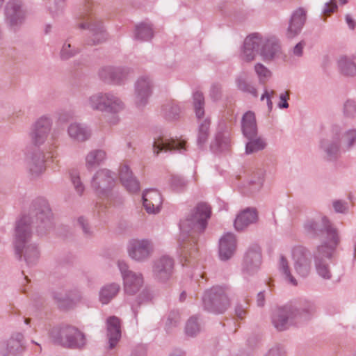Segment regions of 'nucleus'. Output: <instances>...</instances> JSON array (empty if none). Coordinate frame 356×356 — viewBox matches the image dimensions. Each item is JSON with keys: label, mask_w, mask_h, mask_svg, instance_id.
<instances>
[{"label": "nucleus", "mask_w": 356, "mask_h": 356, "mask_svg": "<svg viewBox=\"0 0 356 356\" xmlns=\"http://www.w3.org/2000/svg\"><path fill=\"white\" fill-rule=\"evenodd\" d=\"M307 19V10L303 8L295 10L290 17L289 26L286 31V36L293 39L302 31Z\"/></svg>", "instance_id": "obj_19"}, {"label": "nucleus", "mask_w": 356, "mask_h": 356, "mask_svg": "<svg viewBox=\"0 0 356 356\" xmlns=\"http://www.w3.org/2000/svg\"><path fill=\"white\" fill-rule=\"evenodd\" d=\"M210 120L207 118L199 122L197 143L199 147L203 146L209 136Z\"/></svg>", "instance_id": "obj_43"}, {"label": "nucleus", "mask_w": 356, "mask_h": 356, "mask_svg": "<svg viewBox=\"0 0 356 356\" xmlns=\"http://www.w3.org/2000/svg\"><path fill=\"white\" fill-rule=\"evenodd\" d=\"M120 289V285L116 282L108 283L104 285L99 292V301L104 305L108 304L117 296Z\"/></svg>", "instance_id": "obj_34"}, {"label": "nucleus", "mask_w": 356, "mask_h": 356, "mask_svg": "<svg viewBox=\"0 0 356 356\" xmlns=\"http://www.w3.org/2000/svg\"><path fill=\"white\" fill-rule=\"evenodd\" d=\"M264 356H286L283 347L280 345H275L271 347Z\"/></svg>", "instance_id": "obj_59"}, {"label": "nucleus", "mask_w": 356, "mask_h": 356, "mask_svg": "<svg viewBox=\"0 0 356 356\" xmlns=\"http://www.w3.org/2000/svg\"><path fill=\"white\" fill-rule=\"evenodd\" d=\"M343 114L347 118H354L356 116V102L354 100L348 99L344 102Z\"/></svg>", "instance_id": "obj_53"}, {"label": "nucleus", "mask_w": 356, "mask_h": 356, "mask_svg": "<svg viewBox=\"0 0 356 356\" xmlns=\"http://www.w3.org/2000/svg\"><path fill=\"white\" fill-rule=\"evenodd\" d=\"M236 250V238L234 234L227 232L219 240V257L222 261L229 259Z\"/></svg>", "instance_id": "obj_21"}, {"label": "nucleus", "mask_w": 356, "mask_h": 356, "mask_svg": "<svg viewBox=\"0 0 356 356\" xmlns=\"http://www.w3.org/2000/svg\"><path fill=\"white\" fill-rule=\"evenodd\" d=\"M72 36H69L64 42L59 54L60 60H67L80 52L79 48L72 45Z\"/></svg>", "instance_id": "obj_39"}, {"label": "nucleus", "mask_w": 356, "mask_h": 356, "mask_svg": "<svg viewBox=\"0 0 356 356\" xmlns=\"http://www.w3.org/2000/svg\"><path fill=\"white\" fill-rule=\"evenodd\" d=\"M254 72L258 76L259 83H266L272 76L270 70L259 63L255 64Z\"/></svg>", "instance_id": "obj_51"}, {"label": "nucleus", "mask_w": 356, "mask_h": 356, "mask_svg": "<svg viewBox=\"0 0 356 356\" xmlns=\"http://www.w3.org/2000/svg\"><path fill=\"white\" fill-rule=\"evenodd\" d=\"M236 84L237 88L245 93L250 94L253 97H257V91L253 84L248 80V77L244 74L239 75L236 79Z\"/></svg>", "instance_id": "obj_42"}, {"label": "nucleus", "mask_w": 356, "mask_h": 356, "mask_svg": "<svg viewBox=\"0 0 356 356\" xmlns=\"http://www.w3.org/2000/svg\"><path fill=\"white\" fill-rule=\"evenodd\" d=\"M154 35V26L147 22L136 24L133 30V39L143 42L150 41Z\"/></svg>", "instance_id": "obj_30"}, {"label": "nucleus", "mask_w": 356, "mask_h": 356, "mask_svg": "<svg viewBox=\"0 0 356 356\" xmlns=\"http://www.w3.org/2000/svg\"><path fill=\"white\" fill-rule=\"evenodd\" d=\"M210 216V207L206 203H200L185 219L181 220L180 229L184 233L200 234L206 229Z\"/></svg>", "instance_id": "obj_5"}, {"label": "nucleus", "mask_w": 356, "mask_h": 356, "mask_svg": "<svg viewBox=\"0 0 356 356\" xmlns=\"http://www.w3.org/2000/svg\"><path fill=\"white\" fill-rule=\"evenodd\" d=\"M264 181V174L262 170L252 177L248 183L247 191L250 194H254L261 191Z\"/></svg>", "instance_id": "obj_46"}, {"label": "nucleus", "mask_w": 356, "mask_h": 356, "mask_svg": "<svg viewBox=\"0 0 356 356\" xmlns=\"http://www.w3.org/2000/svg\"><path fill=\"white\" fill-rule=\"evenodd\" d=\"M248 142L245 144V152L246 154H251L264 149L266 147V139L258 136V134L252 138H246Z\"/></svg>", "instance_id": "obj_38"}, {"label": "nucleus", "mask_w": 356, "mask_h": 356, "mask_svg": "<svg viewBox=\"0 0 356 356\" xmlns=\"http://www.w3.org/2000/svg\"><path fill=\"white\" fill-rule=\"evenodd\" d=\"M325 228L328 236L330 237L328 244H321L318 245L314 252V266L317 275L323 280H330L332 273L330 265L326 259H330L339 243V237L337 229L333 227L330 221L326 218L323 219Z\"/></svg>", "instance_id": "obj_4"}, {"label": "nucleus", "mask_w": 356, "mask_h": 356, "mask_svg": "<svg viewBox=\"0 0 356 356\" xmlns=\"http://www.w3.org/2000/svg\"><path fill=\"white\" fill-rule=\"evenodd\" d=\"M186 185V181L183 177L174 176L171 179V187L175 191H182L185 189Z\"/></svg>", "instance_id": "obj_57"}, {"label": "nucleus", "mask_w": 356, "mask_h": 356, "mask_svg": "<svg viewBox=\"0 0 356 356\" xmlns=\"http://www.w3.org/2000/svg\"><path fill=\"white\" fill-rule=\"evenodd\" d=\"M278 270L286 282L294 286L298 284L297 279L291 273L289 261L284 255H280V257Z\"/></svg>", "instance_id": "obj_37"}, {"label": "nucleus", "mask_w": 356, "mask_h": 356, "mask_svg": "<svg viewBox=\"0 0 356 356\" xmlns=\"http://www.w3.org/2000/svg\"><path fill=\"white\" fill-rule=\"evenodd\" d=\"M24 350V337L21 332H15L8 340L0 343V355L1 356H20Z\"/></svg>", "instance_id": "obj_17"}, {"label": "nucleus", "mask_w": 356, "mask_h": 356, "mask_svg": "<svg viewBox=\"0 0 356 356\" xmlns=\"http://www.w3.org/2000/svg\"><path fill=\"white\" fill-rule=\"evenodd\" d=\"M161 112L166 120H173L179 118L181 109L175 102H168L162 106Z\"/></svg>", "instance_id": "obj_45"}, {"label": "nucleus", "mask_w": 356, "mask_h": 356, "mask_svg": "<svg viewBox=\"0 0 356 356\" xmlns=\"http://www.w3.org/2000/svg\"><path fill=\"white\" fill-rule=\"evenodd\" d=\"M332 207L335 212L346 214L349 211L348 203L343 200H334L332 202Z\"/></svg>", "instance_id": "obj_58"}, {"label": "nucleus", "mask_w": 356, "mask_h": 356, "mask_svg": "<svg viewBox=\"0 0 356 356\" xmlns=\"http://www.w3.org/2000/svg\"><path fill=\"white\" fill-rule=\"evenodd\" d=\"M76 225L82 229V232L85 236H92V231L86 218L83 216H79L76 220Z\"/></svg>", "instance_id": "obj_54"}, {"label": "nucleus", "mask_w": 356, "mask_h": 356, "mask_svg": "<svg viewBox=\"0 0 356 356\" xmlns=\"http://www.w3.org/2000/svg\"><path fill=\"white\" fill-rule=\"evenodd\" d=\"M115 174L103 168L97 170L91 179V187L99 197L107 196L115 186Z\"/></svg>", "instance_id": "obj_11"}, {"label": "nucleus", "mask_w": 356, "mask_h": 356, "mask_svg": "<svg viewBox=\"0 0 356 356\" xmlns=\"http://www.w3.org/2000/svg\"><path fill=\"white\" fill-rule=\"evenodd\" d=\"M104 92H98L90 95L86 102V106L92 111H98L104 112V106L105 104Z\"/></svg>", "instance_id": "obj_41"}, {"label": "nucleus", "mask_w": 356, "mask_h": 356, "mask_svg": "<svg viewBox=\"0 0 356 356\" xmlns=\"http://www.w3.org/2000/svg\"><path fill=\"white\" fill-rule=\"evenodd\" d=\"M157 154L160 152L177 151L183 154L186 150V141L184 140H172L165 136H157Z\"/></svg>", "instance_id": "obj_23"}, {"label": "nucleus", "mask_w": 356, "mask_h": 356, "mask_svg": "<svg viewBox=\"0 0 356 356\" xmlns=\"http://www.w3.org/2000/svg\"><path fill=\"white\" fill-rule=\"evenodd\" d=\"M106 337L108 343V349L114 348L121 339V321L120 319L112 316L106 320Z\"/></svg>", "instance_id": "obj_22"}, {"label": "nucleus", "mask_w": 356, "mask_h": 356, "mask_svg": "<svg viewBox=\"0 0 356 356\" xmlns=\"http://www.w3.org/2000/svg\"><path fill=\"white\" fill-rule=\"evenodd\" d=\"M118 267L123 280L124 293L134 296L143 286L144 280L142 273L131 270L127 263L122 260L118 261Z\"/></svg>", "instance_id": "obj_10"}, {"label": "nucleus", "mask_w": 356, "mask_h": 356, "mask_svg": "<svg viewBox=\"0 0 356 356\" xmlns=\"http://www.w3.org/2000/svg\"><path fill=\"white\" fill-rule=\"evenodd\" d=\"M70 302L71 303V307H73L76 304L79 302L82 299L81 293L78 290L68 291Z\"/></svg>", "instance_id": "obj_60"}, {"label": "nucleus", "mask_w": 356, "mask_h": 356, "mask_svg": "<svg viewBox=\"0 0 356 356\" xmlns=\"http://www.w3.org/2000/svg\"><path fill=\"white\" fill-rule=\"evenodd\" d=\"M174 261L168 255H162L157 259V281L165 282L173 273Z\"/></svg>", "instance_id": "obj_27"}, {"label": "nucleus", "mask_w": 356, "mask_h": 356, "mask_svg": "<svg viewBox=\"0 0 356 356\" xmlns=\"http://www.w3.org/2000/svg\"><path fill=\"white\" fill-rule=\"evenodd\" d=\"M153 298L152 291L148 286H145L139 295L137 296L136 301L140 305L143 302H147L152 300Z\"/></svg>", "instance_id": "obj_56"}, {"label": "nucleus", "mask_w": 356, "mask_h": 356, "mask_svg": "<svg viewBox=\"0 0 356 356\" xmlns=\"http://www.w3.org/2000/svg\"><path fill=\"white\" fill-rule=\"evenodd\" d=\"M291 257L295 273L302 278L308 277L312 271V257L310 250L301 245L291 248Z\"/></svg>", "instance_id": "obj_7"}, {"label": "nucleus", "mask_w": 356, "mask_h": 356, "mask_svg": "<svg viewBox=\"0 0 356 356\" xmlns=\"http://www.w3.org/2000/svg\"><path fill=\"white\" fill-rule=\"evenodd\" d=\"M154 191V189H147L143 193L142 200L143 205L147 213L149 214L155 213L154 205L149 201L148 195L150 192Z\"/></svg>", "instance_id": "obj_55"}, {"label": "nucleus", "mask_w": 356, "mask_h": 356, "mask_svg": "<svg viewBox=\"0 0 356 356\" xmlns=\"http://www.w3.org/2000/svg\"><path fill=\"white\" fill-rule=\"evenodd\" d=\"M26 10L19 0H12L5 7V20L10 31H19L25 23Z\"/></svg>", "instance_id": "obj_9"}, {"label": "nucleus", "mask_w": 356, "mask_h": 356, "mask_svg": "<svg viewBox=\"0 0 356 356\" xmlns=\"http://www.w3.org/2000/svg\"><path fill=\"white\" fill-rule=\"evenodd\" d=\"M52 126V122L47 117L39 118L33 125L30 133L32 143L36 146L42 145L47 138Z\"/></svg>", "instance_id": "obj_18"}, {"label": "nucleus", "mask_w": 356, "mask_h": 356, "mask_svg": "<svg viewBox=\"0 0 356 356\" xmlns=\"http://www.w3.org/2000/svg\"><path fill=\"white\" fill-rule=\"evenodd\" d=\"M289 99V95L287 92H282L280 95V101L277 104L279 108H289L288 100Z\"/></svg>", "instance_id": "obj_64"}, {"label": "nucleus", "mask_w": 356, "mask_h": 356, "mask_svg": "<svg viewBox=\"0 0 356 356\" xmlns=\"http://www.w3.org/2000/svg\"><path fill=\"white\" fill-rule=\"evenodd\" d=\"M221 95V87L219 84L214 83L211 86L209 95L213 101L220 99Z\"/></svg>", "instance_id": "obj_63"}, {"label": "nucleus", "mask_w": 356, "mask_h": 356, "mask_svg": "<svg viewBox=\"0 0 356 356\" xmlns=\"http://www.w3.org/2000/svg\"><path fill=\"white\" fill-rule=\"evenodd\" d=\"M118 175L121 184L129 193L139 191L140 183L127 164L123 163L120 166Z\"/></svg>", "instance_id": "obj_20"}, {"label": "nucleus", "mask_w": 356, "mask_h": 356, "mask_svg": "<svg viewBox=\"0 0 356 356\" xmlns=\"http://www.w3.org/2000/svg\"><path fill=\"white\" fill-rule=\"evenodd\" d=\"M44 155L41 152H35L32 154L27 161V167L29 172L33 177H38L45 170Z\"/></svg>", "instance_id": "obj_31"}, {"label": "nucleus", "mask_w": 356, "mask_h": 356, "mask_svg": "<svg viewBox=\"0 0 356 356\" xmlns=\"http://www.w3.org/2000/svg\"><path fill=\"white\" fill-rule=\"evenodd\" d=\"M93 3L86 1L76 17L75 27L82 30L88 29L89 36L86 40L88 45H98L108 39V33L104 22L92 15Z\"/></svg>", "instance_id": "obj_3"}, {"label": "nucleus", "mask_w": 356, "mask_h": 356, "mask_svg": "<svg viewBox=\"0 0 356 356\" xmlns=\"http://www.w3.org/2000/svg\"><path fill=\"white\" fill-rule=\"evenodd\" d=\"M129 256L138 262L147 261L153 252L152 241L147 239H133L128 244Z\"/></svg>", "instance_id": "obj_15"}, {"label": "nucleus", "mask_w": 356, "mask_h": 356, "mask_svg": "<svg viewBox=\"0 0 356 356\" xmlns=\"http://www.w3.org/2000/svg\"><path fill=\"white\" fill-rule=\"evenodd\" d=\"M300 317L299 309L292 305H284L274 309L272 323L276 330L283 331L296 324Z\"/></svg>", "instance_id": "obj_8"}, {"label": "nucleus", "mask_w": 356, "mask_h": 356, "mask_svg": "<svg viewBox=\"0 0 356 356\" xmlns=\"http://www.w3.org/2000/svg\"><path fill=\"white\" fill-rule=\"evenodd\" d=\"M241 131L245 138H252L258 134L255 114L252 111L245 112L241 119Z\"/></svg>", "instance_id": "obj_29"}, {"label": "nucleus", "mask_w": 356, "mask_h": 356, "mask_svg": "<svg viewBox=\"0 0 356 356\" xmlns=\"http://www.w3.org/2000/svg\"><path fill=\"white\" fill-rule=\"evenodd\" d=\"M341 143L346 150H350L356 144V128L352 127L341 131Z\"/></svg>", "instance_id": "obj_44"}, {"label": "nucleus", "mask_w": 356, "mask_h": 356, "mask_svg": "<svg viewBox=\"0 0 356 356\" xmlns=\"http://www.w3.org/2000/svg\"><path fill=\"white\" fill-rule=\"evenodd\" d=\"M200 331V325L196 316L191 317L186 322L185 332L188 336L194 337Z\"/></svg>", "instance_id": "obj_52"}, {"label": "nucleus", "mask_w": 356, "mask_h": 356, "mask_svg": "<svg viewBox=\"0 0 356 356\" xmlns=\"http://www.w3.org/2000/svg\"><path fill=\"white\" fill-rule=\"evenodd\" d=\"M197 252V240L194 236H191L180 244V260L182 266H187L190 260L196 256Z\"/></svg>", "instance_id": "obj_26"}, {"label": "nucleus", "mask_w": 356, "mask_h": 356, "mask_svg": "<svg viewBox=\"0 0 356 356\" xmlns=\"http://www.w3.org/2000/svg\"><path fill=\"white\" fill-rule=\"evenodd\" d=\"M106 159V152L102 149H94L90 152L86 157L88 169L96 168Z\"/></svg>", "instance_id": "obj_40"}, {"label": "nucleus", "mask_w": 356, "mask_h": 356, "mask_svg": "<svg viewBox=\"0 0 356 356\" xmlns=\"http://www.w3.org/2000/svg\"><path fill=\"white\" fill-rule=\"evenodd\" d=\"M279 44L272 38L254 33L247 36L241 49L240 58L251 62L259 55L264 61L271 60L279 51Z\"/></svg>", "instance_id": "obj_2"}, {"label": "nucleus", "mask_w": 356, "mask_h": 356, "mask_svg": "<svg viewBox=\"0 0 356 356\" xmlns=\"http://www.w3.org/2000/svg\"><path fill=\"white\" fill-rule=\"evenodd\" d=\"M326 218L329 221L330 220L326 217L323 216L321 218V225H320L318 223L314 220H308L304 225V228L305 232L311 235L312 236L316 237L320 235L326 234V238L323 241L321 244H328L330 236H328L326 229L325 228V225L323 222V219Z\"/></svg>", "instance_id": "obj_35"}, {"label": "nucleus", "mask_w": 356, "mask_h": 356, "mask_svg": "<svg viewBox=\"0 0 356 356\" xmlns=\"http://www.w3.org/2000/svg\"><path fill=\"white\" fill-rule=\"evenodd\" d=\"M65 0H47L46 6L53 17L58 16L63 13L65 8Z\"/></svg>", "instance_id": "obj_50"}, {"label": "nucleus", "mask_w": 356, "mask_h": 356, "mask_svg": "<svg viewBox=\"0 0 356 356\" xmlns=\"http://www.w3.org/2000/svg\"><path fill=\"white\" fill-rule=\"evenodd\" d=\"M337 65L340 72L346 76H356V63L350 56L342 55L337 60Z\"/></svg>", "instance_id": "obj_36"}, {"label": "nucleus", "mask_w": 356, "mask_h": 356, "mask_svg": "<svg viewBox=\"0 0 356 356\" xmlns=\"http://www.w3.org/2000/svg\"><path fill=\"white\" fill-rule=\"evenodd\" d=\"M261 252L258 245L250 246L245 253L242 264V272L245 276L255 275L261 265Z\"/></svg>", "instance_id": "obj_16"}, {"label": "nucleus", "mask_w": 356, "mask_h": 356, "mask_svg": "<svg viewBox=\"0 0 356 356\" xmlns=\"http://www.w3.org/2000/svg\"><path fill=\"white\" fill-rule=\"evenodd\" d=\"M104 102H105L104 112L116 114L124 108V102L113 92H105Z\"/></svg>", "instance_id": "obj_32"}, {"label": "nucleus", "mask_w": 356, "mask_h": 356, "mask_svg": "<svg viewBox=\"0 0 356 356\" xmlns=\"http://www.w3.org/2000/svg\"><path fill=\"white\" fill-rule=\"evenodd\" d=\"M68 326L54 327L49 331V336L54 343L65 346V340L67 337Z\"/></svg>", "instance_id": "obj_47"}, {"label": "nucleus", "mask_w": 356, "mask_h": 356, "mask_svg": "<svg viewBox=\"0 0 356 356\" xmlns=\"http://www.w3.org/2000/svg\"><path fill=\"white\" fill-rule=\"evenodd\" d=\"M69 136L78 142H84L90 137V130L83 124L72 123L67 128Z\"/></svg>", "instance_id": "obj_33"}, {"label": "nucleus", "mask_w": 356, "mask_h": 356, "mask_svg": "<svg viewBox=\"0 0 356 356\" xmlns=\"http://www.w3.org/2000/svg\"><path fill=\"white\" fill-rule=\"evenodd\" d=\"M340 146L341 127L339 125H333L330 135L320 140L319 147L329 160H333L337 157Z\"/></svg>", "instance_id": "obj_13"}, {"label": "nucleus", "mask_w": 356, "mask_h": 356, "mask_svg": "<svg viewBox=\"0 0 356 356\" xmlns=\"http://www.w3.org/2000/svg\"><path fill=\"white\" fill-rule=\"evenodd\" d=\"M72 182L74 188L79 195H81L84 191V186L80 180V177L77 175H72Z\"/></svg>", "instance_id": "obj_61"}, {"label": "nucleus", "mask_w": 356, "mask_h": 356, "mask_svg": "<svg viewBox=\"0 0 356 356\" xmlns=\"http://www.w3.org/2000/svg\"><path fill=\"white\" fill-rule=\"evenodd\" d=\"M67 337L65 340V347L74 349H82L86 345L85 334L73 326H68Z\"/></svg>", "instance_id": "obj_25"}, {"label": "nucleus", "mask_w": 356, "mask_h": 356, "mask_svg": "<svg viewBox=\"0 0 356 356\" xmlns=\"http://www.w3.org/2000/svg\"><path fill=\"white\" fill-rule=\"evenodd\" d=\"M154 88L153 80L148 76H141L134 84V103L138 108L148 104Z\"/></svg>", "instance_id": "obj_14"}, {"label": "nucleus", "mask_w": 356, "mask_h": 356, "mask_svg": "<svg viewBox=\"0 0 356 356\" xmlns=\"http://www.w3.org/2000/svg\"><path fill=\"white\" fill-rule=\"evenodd\" d=\"M257 213L255 209L247 208L240 212L234 222L236 230L241 231L257 220Z\"/></svg>", "instance_id": "obj_28"}, {"label": "nucleus", "mask_w": 356, "mask_h": 356, "mask_svg": "<svg viewBox=\"0 0 356 356\" xmlns=\"http://www.w3.org/2000/svg\"><path fill=\"white\" fill-rule=\"evenodd\" d=\"M193 106L197 119H201L204 115V97L200 91L193 93Z\"/></svg>", "instance_id": "obj_48"}, {"label": "nucleus", "mask_w": 356, "mask_h": 356, "mask_svg": "<svg viewBox=\"0 0 356 356\" xmlns=\"http://www.w3.org/2000/svg\"><path fill=\"white\" fill-rule=\"evenodd\" d=\"M104 197H107L108 201L113 204L114 206L121 205L124 202V198L121 195L118 193H108L107 196H103Z\"/></svg>", "instance_id": "obj_62"}, {"label": "nucleus", "mask_w": 356, "mask_h": 356, "mask_svg": "<svg viewBox=\"0 0 356 356\" xmlns=\"http://www.w3.org/2000/svg\"><path fill=\"white\" fill-rule=\"evenodd\" d=\"M202 302L206 310L213 313H222L229 306V300L222 286H213L205 291Z\"/></svg>", "instance_id": "obj_6"}, {"label": "nucleus", "mask_w": 356, "mask_h": 356, "mask_svg": "<svg viewBox=\"0 0 356 356\" xmlns=\"http://www.w3.org/2000/svg\"><path fill=\"white\" fill-rule=\"evenodd\" d=\"M231 145L230 134L224 122H220L215 136V140L211 145L213 150L224 151Z\"/></svg>", "instance_id": "obj_24"}, {"label": "nucleus", "mask_w": 356, "mask_h": 356, "mask_svg": "<svg viewBox=\"0 0 356 356\" xmlns=\"http://www.w3.org/2000/svg\"><path fill=\"white\" fill-rule=\"evenodd\" d=\"M31 225L39 236L47 234L54 227L53 213L47 200L39 197L33 201L28 215L16 222L14 245L15 254L22 258L28 266L36 265L40 259V250L35 243H30Z\"/></svg>", "instance_id": "obj_1"}, {"label": "nucleus", "mask_w": 356, "mask_h": 356, "mask_svg": "<svg viewBox=\"0 0 356 356\" xmlns=\"http://www.w3.org/2000/svg\"><path fill=\"white\" fill-rule=\"evenodd\" d=\"M53 298L58 303L59 307L63 309H70L71 303L70 302L68 291L57 290L53 292Z\"/></svg>", "instance_id": "obj_49"}, {"label": "nucleus", "mask_w": 356, "mask_h": 356, "mask_svg": "<svg viewBox=\"0 0 356 356\" xmlns=\"http://www.w3.org/2000/svg\"><path fill=\"white\" fill-rule=\"evenodd\" d=\"M130 72V68L127 67L106 65L99 69L97 74L105 83L122 86L127 81Z\"/></svg>", "instance_id": "obj_12"}]
</instances>
